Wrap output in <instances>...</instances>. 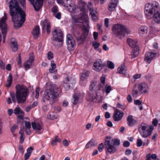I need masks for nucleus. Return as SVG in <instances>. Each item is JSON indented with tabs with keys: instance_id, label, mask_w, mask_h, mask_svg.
Instances as JSON below:
<instances>
[{
	"instance_id": "obj_1",
	"label": "nucleus",
	"mask_w": 160,
	"mask_h": 160,
	"mask_svg": "<svg viewBox=\"0 0 160 160\" xmlns=\"http://www.w3.org/2000/svg\"><path fill=\"white\" fill-rule=\"evenodd\" d=\"M61 92V89L53 84L49 89L45 91L43 99L48 101L50 103H53L56 98L60 97Z\"/></svg>"
},
{
	"instance_id": "obj_2",
	"label": "nucleus",
	"mask_w": 160,
	"mask_h": 160,
	"mask_svg": "<svg viewBox=\"0 0 160 160\" xmlns=\"http://www.w3.org/2000/svg\"><path fill=\"white\" fill-rule=\"evenodd\" d=\"M9 13L14 23V26L17 28L21 27L25 19L26 15L24 11H10Z\"/></svg>"
},
{
	"instance_id": "obj_3",
	"label": "nucleus",
	"mask_w": 160,
	"mask_h": 160,
	"mask_svg": "<svg viewBox=\"0 0 160 160\" xmlns=\"http://www.w3.org/2000/svg\"><path fill=\"white\" fill-rule=\"evenodd\" d=\"M77 22L82 23L84 28H86L85 32L83 35L79 37L76 35L75 36V37L78 41L82 42L86 38L88 32L87 28L89 27L88 18L87 13L82 11V12L81 13L79 17L77 18Z\"/></svg>"
},
{
	"instance_id": "obj_4",
	"label": "nucleus",
	"mask_w": 160,
	"mask_h": 160,
	"mask_svg": "<svg viewBox=\"0 0 160 160\" xmlns=\"http://www.w3.org/2000/svg\"><path fill=\"white\" fill-rule=\"evenodd\" d=\"M16 98L18 103L25 102L27 96V89L25 86L22 85H17L16 87Z\"/></svg>"
},
{
	"instance_id": "obj_5",
	"label": "nucleus",
	"mask_w": 160,
	"mask_h": 160,
	"mask_svg": "<svg viewBox=\"0 0 160 160\" xmlns=\"http://www.w3.org/2000/svg\"><path fill=\"white\" fill-rule=\"evenodd\" d=\"M112 30L116 35L121 39L125 37L126 34L129 32L128 29L122 25L117 24L113 25Z\"/></svg>"
},
{
	"instance_id": "obj_6",
	"label": "nucleus",
	"mask_w": 160,
	"mask_h": 160,
	"mask_svg": "<svg viewBox=\"0 0 160 160\" xmlns=\"http://www.w3.org/2000/svg\"><path fill=\"white\" fill-rule=\"evenodd\" d=\"M153 129V126H151L150 128H148L147 124L144 123H140L138 126V130L140 133L144 138H146L150 135Z\"/></svg>"
},
{
	"instance_id": "obj_7",
	"label": "nucleus",
	"mask_w": 160,
	"mask_h": 160,
	"mask_svg": "<svg viewBox=\"0 0 160 160\" xmlns=\"http://www.w3.org/2000/svg\"><path fill=\"white\" fill-rule=\"evenodd\" d=\"M7 16L5 13H4V16L0 18V28L3 35V43L5 42L6 36L7 31Z\"/></svg>"
},
{
	"instance_id": "obj_8",
	"label": "nucleus",
	"mask_w": 160,
	"mask_h": 160,
	"mask_svg": "<svg viewBox=\"0 0 160 160\" xmlns=\"http://www.w3.org/2000/svg\"><path fill=\"white\" fill-rule=\"evenodd\" d=\"M127 42L129 46L132 48L131 54V58H134L138 56L139 53V47L137 45V41L128 38L127 40Z\"/></svg>"
},
{
	"instance_id": "obj_9",
	"label": "nucleus",
	"mask_w": 160,
	"mask_h": 160,
	"mask_svg": "<svg viewBox=\"0 0 160 160\" xmlns=\"http://www.w3.org/2000/svg\"><path fill=\"white\" fill-rule=\"evenodd\" d=\"M93 5L91 2H89L87 5L86 3L82 0L78 1L77 8L80 10H94L93 9Z\"/></svg>"
},
{
	"instance_id": "obj_10",
	"label": "nucleus",
	"mask_w": 160,
	"mask_h": 160,
	"mask_svg": "<svg viewBox=\"0 0 160 160\" xmlns=\"http://www.w3.org/2000/svg\"><path fill=\"white\" fill-rule=\"evenodd\" d=\"M66 42L68 50H73L75 47V42L70 34H68L67 35Z\"/></svg>"
},
{
	"instance_id": "obj_11",
	"label": "nucleus",
	"mask_w": 160,
	"mask_h": 160,
	"mask_svg": "<svg viewBox=\"0 0 160 160\" xmlns=\"http://www.w3.org/2000/svg\"><path fill=\"white\" fill-rule=\"evenodd\" d=\"M144 9L145 10H158L160 9V6L158 2L153 1L151 3H146Z\"/></svg>"
},
{
	"instance_id": "obj_12",
	"label": "nucleus",
	"mask_w": 160,
	"mask_h": 160,
	"mask_svg": "<svg viewBox=\"0 0 160 160\" xmlns=\"http://www.w3.org/2000/svg\"><path fill=\"white\" fill-rule=\"evenodd\" d=\"M90 72L85 71L82 73L80 77V84L82 87L85 86L87 83V79L89 77Z\"/></svg>"
},
{
	"instance_id": "obj_13",
	"label": "nucleus",
	"mask_w": 160,
	"mask_h": 160,
	"mask_svg": "<svg viewBox=\"0 0 160 160\" xmlns=\"http://www.w3.org/2000/svg\"><path fill=\"white\" fill-rule=\"evenodd\" d=\"M157 54V52L154 51L149 50L145 54L144 60L148 63H150Z\"/></svg>"
},
{
	"instance_id": "obj_14",
	"label": "nucleus",
	"mask_w": 160,
	"mask_h": 160,
	"mask_svg": "<svg viewBox=\"0 0 160 160\" xmlns=\"http://www.w3.org/2000/svg\"><path fill=\"white\" fill-rule=\"evenodd\" d=\"M64 86L66 88L72 87L75 83L76 81L74 78L69 77L65 78L63 81Z\"/></svg>"
},
{
	"instance_id": "obj_15",
	"label": "nucleus",
	"mask_w": 160,
	"mask_h": 160,
	"mask_svg": "<svg viewBox=\"0 0 160 160\" xmlns=\"http://www.w3.org/2000/svg\"><path fill=\"white\" fill-rule=\"evenodd\" d=\"M52 40L63 38L61 30L58 28H55L53 29L52 32Z\"/></svg>"
},
{
	"instance_id": "obj_16",
	"label": "nucleus",
	"mask_w": 160,
	"mask_h": 160,
	"mask_svg": "<svg viewBox=\"0 0 160 160\" xmlns=\"http://www.w3.org/2000/svg\"><path fill=\"white\" fill-rule=\"evenodd\" d=\"M9 10H22L17 0H11L9 2Z\"/></svg>"
},
{
	"instance_id": "obj_17",
	"label": "nucleus",
	"mask_w": 160,
	"mask_h": 160,
	"mask_svg": "<svg viewBox=\"0 0 160 160\" xmlns=\"http://www.w3.org/2000/svg\"><path fill=\"white\" fill-rule=\"evenodd\" d=\"M138 88L142 93L147 92L149 90L148 85L145 82H140L138 85Z\"/></svg>"
},
{
	"instance_id": "obj_18",
	"label": "nucleus",
	"mask_w": 160,
	"mask_h": 160,
	"mask_svg": "<svg viewBox=\"0 0 160 160\" xmlns=\"http://www.w3.org/2000/svg\"><path fill=\"white\" fill-rule=\"evenodd\" d=\"M33 5L35 10H39L43 4V0H29Z\"/></svg>"
},
{
	"instance_id": "obj_19",
	"label": "nucleus",
	"mask_w": 160,
	"mask_h": 160,
	"mask_svg": "<svg viewBox=\"0 0 160 160\" xmlns=\"http://www.w3.org/2000/svg\"><path fill=\"white\" fill-rule=\"evenodd\" d=\"M41 25L43 29L46 28L47 32L49 34L50 32L51 24L50 22L47 19L42 21Z\"/></svg>"
},
{
	"instance_id": "obj_20",
	"label": "nucleus",
	"mask_w": 160,
	"mask_h": 160,
	"mask_svg": "<svg viewBox=\"0 0 160 160\" xmlns=\"http://www.w3.org/2000/svg\"><path fill=\"white\" fill-rule=\"evenodd\" d=\"M123 115V113L118 110H116L114 112L113 116V119L115 121L121 120Z\"/></svg>"
},
{
	"instance_id": "obj_21",
	"label": "nucleus",
	"mask_w": 160,
	"mask_h": 160,
	"mask_svg": "<svg viewBox=\"0 0 160 160\" xmlns=\"http://www.w3.org/2000/svg\"><path fill=\"white\" fill-rule=\"evenodd\" d=\"M34 59V58L33 55H32L29 57V59L24 63V67L26 70L32 67V62L33 61Z\"/></svg>"
},
{
	"instance_id": "obj_22",
	"label": "nucleus",
	"mask_w": 160,
	"mask_h": 160,
	"mask_svg": "<svg viewBox=\"0 0 160 160\" xmlns=\"http://www.w3.org/2000/svg\"><path fill=\"white\" fill-rule=\"evenodd\" d=\"M127 123L130 127H132L137 123V121L133 118L132 115L128 116L127 118Z\"/></svg>"
},
{
	"instance_id": "obj_23",
	"label": "nucleus",
	"mask_w": 160,
	"mask_h": 160,
	"mask_svg": "<svg viewBox=\"0 0 160 160\" xmlns=\"http://www.w3.org/2000/svg\"><path fill=\"white\" fill-rule=\"evenodd\" d=\"M102 65L101 61L95 62L93 64V69L97 72H99L102 68Z\"/></svg>"
},
{
	"instance_id": "obj_24",
	"label": "nucleus",
	"mask_w": 160,
	"mask_h": 160,
	"mask_svg": "<svg viewBox=\"0 0 160 160\" xmlns=\"http://www.w3.org/2000/svg\"><path fill=\"white\" fill-rule=\"evenodd\" d=\"M153 18L156 23H160V11H154Z\"/></svg>"
},
{
	"instance_id": "obj_25",
	"label": "nucleus",
	"mask_w": 160,
	"mask_h": 160,
	"mask_svg": "<svg viewBox=\"0 0 160 160\" xmlns=\"http://www.w3.org/2000/svg\"><path fill=\"white\" fill-rule=\"evenodd\" d=\"M53 40L54 45L57 48L61 47L63 44V38Z\"/></svg>"
},
{
	"instance_id": "obj_26",
	"label": "nucleus",
	"mask_w": 160,
	"mask_h": 160,
	"mask_svg": "<svg viewBox=\"0 0 160 160\" xmlns=\"http://www.w3.org/2000/svg\"><path fill=\"white\" fill-rule=\"evenodd\" d=\"M32 128L37 132L42 131V126L41 123L33 122L32 123Z\"/></svg>"
},
{
	"instance_id": "obj_27",
	"label": "nucleus",
	"mask_w": 160,
	"mask_h": 160,
	"mask_svg": "<svg viewBox=\"0 0 160 160\" xmlns=\"http://www.w3.org/2000/svg\"><path fill=\"white\" fill-rule=\"evenodd\" d=\"M148 31V28L145 26H141L139 29V33L140 35L143 36L147 34Z\"/></svg>"
},
{
	"instance_id": "obj_28",
	"label": "nucleus",
	"mask_w": 160,
	"mask_h": 160,
	"mask_svg": "<svg viewBox=\"0 0 160 160\" xmlns=\"http://www.w3.org/2000/svg\"><path fill=\"white\" fill-rule=\"evenodd\" d=\"M81 97V95L79 93H75L73 96V98L72 102L74 105L77 104Z\"/></svg>"
},
{
	"instance_id": "obj_29",
	"label": "nucleus",
	"mask_w": 160,
	"mask_h": 160,
	"mask_svg": "<svg viewBox=\"0 0 160 160\" xmlns=\"http://www.w3.org/2000/svg\"><path fill=\"white\" fill-rule=\"evenodd\" d=\"M11 48L12 51L13 52H16L18 49L16 40L14 38H12L11 39Z\"/></svg>"
},
{
	"instance_id": "obj_30",
	"label": "nucleus",
	"mask_w": 160,
	"mask_h": 160,
	"mask_svg": "<svg viewBox=\"0 0 160 160\" xmlns=\"http://www.w3.org/2000/svg\"><path fill=\"white\" fill-rule=\"evenodd\" d=\"M90 15L91 16V19L94 21H96L98 19V12L97 11H91Z\"/></svg>"
},
{
	"instance_id": "obj_31",
	"label": "nucleus",
	"mask_w": 160,
	"mask_h": 160,
	"mask_svg": "<svg viewBox=\"0 0 160 160\" xmlns=\"http://www.w3.org/2000/svg\"><path fill=\"white\" fill-rule=\"evenodd\" d=\"M104 146L105 148H107V151L110 152V137L109 136H107L105 139Z\"/></svg>"
},
{
	"instance_id": "obj_32",
	"label": "nucleus",
	"mask_w": 160,
	"mask_h": 160,
	"mask_svg": "<svg viewBox=\"0 0 160 160\" xmlns=\"http://www.w3.org/2000/svg\"><path fill=\"white\" fill-rule=\"evenodd\" d=\"M90 100L93 102H96L97 100H99L101 98V96L100 93H97L96 92L92 95L90 96Z\"/></svg>"
},
{
	"instance_id": "obj_33",
	"label": "nucleus",
	"mask_w": 160,
	"mask_h": 160,
	"mask_svg": "<svg viewBox=\"0 0 160 160\" xmlns=\"http://www.w3.org/2000/svg\"><path fill=\"white\" fill-rule=\"evenodd\" d=\"M97 144V143L95 140L92 139L86 145V148H88L92 147H95Z\"/></svg>"
},
{
	"instance_id": "obj_34",
	"label": "nucleus",
	"mask_w": 160,
	"mask_h": 160,
	"mask_svg": "<svg viewBox=\"0 0 160 160\" xmlns=\"http://www.w3.org/2000/svg\"><path fill=\"white\" fill-rule=\"evenodd\" d=\"M105 77L104 76H102L100 78V82L102 84H99L97 85L96 88L97 89L100 90L104 86L105 84ZM96 90L97 89H96Z\"/></svg>"
},
{
	"instance_id": "obj_35",
	"label": "nucleus",
	"mask_w": 160,
	"mask_h": 160,
	"mask_svg": "<svg viewBox=\"0 0 160 160\" xmlns=\"http://www.w3.org/2000/svg\"><path fill=\"white\" fill-rule=\"evenodd\" d=\"M50 64L51 68L49 69V72L51 73L56 72H57V70L56 69V65L54 63V61L53 60L52 61Z\"/></svg>"
},
{
	"instance_id": "obj_36",
	"label": "nucleus",
	"mask_w": 160,
	"mask_h": 160,
	"mask_svg": "<svg viewBox=\"0 0 160 160\" xmlns=\"http://www.w3.org/2000/svg\"><path fill=\"white\" fill-rule=\"evenodd\" d=\"M40 32L39 28L38 26H36L34 28L32 34L35 38H37L39 35Z\"/></svg>"
},
{
	"instance_id": "obj_37",
	"label": "nucleus",
	"mask_w": 160,
	"mask_h": 160,
	"mask_svg": "<svg viewBox=\"0 0 160 160\" xmlns=\"http://www.w3.org/2000/svg\"><path fill=\"white\" fill-rule=\"evenodd\" d=\"M127 70V68L124 65L118 67L117 69L118 72L119 73L122 74H125Z\"/></svg>"
},
{
	"instance_id": "obj_38",
	"label": "nucleus",
	"mask_w": 160,
	"mask_h": 160,
	"mask_svg": "<svg viewBox=\"0 0 160 160\" xmlns=\"http://www.w3.org/2000/svg\"><path fill=\"white\" fill-rule=\"evenodd\" d=\"M58 116L57 114L53 112L49 113L47 115V118L51 120L56 119L58 118Z\"/></svg>"
},
{
	"instance_id": "obj_39",
	"label": "nucleus",
	"mask_w": 160,
	"mask_h": 160,
	"mask_svg": "<svg viewBox=\"0 0 160 160\" xmlns=\"http://www.w3.org/2000/svg\"><path fill=\"white\" fill-rule=\"evenodd\" d=\"M145 16L148 19H151L153 17L154 12L153 11H144Z\"/></svg>"
},
{
	"instance_id": "obj_40",
	"label": "nucleus",
	"mask_w": 160,
	"mask_h": 160,
	"mask_svg": "<svg viewBox=\"0 0 160 160\" xmlns=\"http://www.w3.org/2000/svg\"><path fill=\"white\" fill-rule=\"evenodd\" d=\"M12 76L11 74H10L8 78L7 84L6 85V86L8 87H10L12 84Z\"/></svg>"
},
{
	"instance_id": "obj_41",
	"label": "nucleus",
	"mask_w": 160,
	"mask_h": 160,
	"mask_svg": "<svg viewBox=\"0 0 160 160\" xmlns=\"http://www.w3.org/2000/svg\"><path fill=\"white\" fill-rule=\"evenodd\" d=\"M53 15L58 19H60L61 18V13L58 12V11H52Z\"/></svg>"
},
{
	"instance_id": "obj_42",
	"label": "nucleus",
	"mask_w": 160,
	"mask_h": 160,
	"mask_svg": "<svg viewBox=\"0 0 160 160\" xmlns=\"http://www.w3.org/2000/svg\"><path fill=\"white\" fill-rule=\"evenodd\" d=\"M118 2V0H112L111 3V9L114 8L116 7Z\"/></svg>"
},
{
	"instance_id": "obj_43",
	"label": "nucleus",
	"mask_w": 160,
	"mask_h": 160,
	"mask_svg": "<svg viewBox=\"0 0 160 160\" xmlns=\"http://www.w3.org/2000/svg\"><path fill=\"white\" fill-rule=\"evenodd\" d=\"M97 84L96 82H92L91 85L89 87V89L91 91H92L93 90H99L98 89H97V88H96L97 86H96Z\"/></svg>"
},
{
	"instance_id": "obj_44",
	"label": "nucleus",
	"mask_w": 160,
	"mask_h": 160,
	"mask_svg": "<svg viewBox=\"0 0 160 160\" xmlns=\"http://www.w3.org/2000/svg\"><path fill=\"white\" fill-rule=\"evenodd\" d=\"M23 111L21 110L19 106H17L16 108L14 110V113L15 114H19L20 113L22 112Z\"/></svg>"
},
{
	"instance_id": "obj_45",
	"label": "nucleus",
	"mask_w": 160,
	"mask_h": 160,
	"mask_svg": "<svg viewBox=\"0 0 160 160\" xmlns=\"http://www.w3.org/2000/svg\"><path fill=\"white\" fill-rule=\"evenodd\" d=\"M57 0L58 3H60V4H62V5H63L64 7H66V8H66V9H68V10H70L71 9V8H68L69 7H70V8L72 7L71 5L70 4H69V6H66L64 4V3L63 2V0ZM66 0L67 2L68 0Z\"/></svg>"
},
{
	"instance_id": "obj_46",
	"label": "nucleus",
	"mask_w": 160,
	"mask_h": 160,
	"mask_svg": "<svg viewBox=\"0 0 160 160\" xmlns=\"http://www.w3.org/2000/svg\"><path fill=\"white\" fill-rule=\"evenodd\" d=\"M60 139L59 138L58 136H56L55 138L52 140L51 144L52 145L54 146L56 144L57 142H60Z\"/></svg>"
},
{
	"instance_id": "obj_47",
	"label": "nucleus",
	"mask_w": 160,
	"mask_h": 160,
	"mask_svg": "<svg viewBox=\"0 0 160 160\" xmlns=\"http://www.w3.org/2000/svg\"><path fill=\"white\" fill-rule=\"evenodd\" d=\"M18 1L20 2V4L21 8L23 9H26V3H25V0H18Z\"/></svg>"
},
{
	"instance_id": "obj_48",
	"label": "nucleus",
	"mask_w": 160,
	"mask_h": 160,
	"mask_svg": "<svg viewBox=\"0 0 160 160\" xmlns=\"http://www.w3.org/2000/svg\"><path fill=\"white\" fill-rule=\"evenodd\" d=\"M113 145L114 146L116 147L118 146L120 143V140L118 139H115L113 141Z\"/></svg>"
},
{
	"instance_id": "obj_49",
	"label": "nucleus",
	"mask_w": 160,
	"mask_h": 160,
	"mask_svg": "<svg viewBox=\"0 0 160 160\" xmlns=\"http://www.w3.org/2000/svg\"><path fill=\"white\" fill-rule=\"evenodd\" d=\"M117 147L112 145H111V154L116 152L117 151Z\"/></svg>"
},
{
	"instance_id": "obj_50",
	"label": "nucleus",
	"mask_w": 160,
	"mask_h": 160,
	"mask_svg": "<svg viewBox=\"0 0 160 160\" xmlns=\"http://www.w3.org/2000/svg\"><path fill=\"white\" fill-rule=\"evenodd\" d=\"M138 91L135 89H134L132 91V95L133 97H136L138 95Z\"/></svg>"
},
{
	"instance_id": "obj_51",
	"label": "nucleus",
	"mask_w": 160,
	"mask_h": 160,
	"mask_svg": "<svg viewBox=\"0 0 160 160\" xmlns=\"http://www.w3.org/2000/svg\"><path fill=\"white\" fill-rule=\"evenodd\" d=\"M147 156L148 157L150 158H152V159L153 160H155L156 159L157 156L156 154H154L151 155L150 154H148L147 155Z\"/></svg>"
},
{
	"instance_id": "obj_52",
	"label": "nucleus",
	"mask_w": 160,
	"mask_h": 160,
	"mask_svg": "<svg viewBox=\"0 0 160 160\" xmlns=\"http://www.w3.org/2000/svg\"><path fill=\"white\" fill-rule=\"evenodd\" d=\"M103 92H106L107 93H108L110 92V86L106 85L105 86V88L103 90Z\"/></svg>"
},
{
	"instance_id": "obj_53",
	"label": "nucleus",
	"mask_w": 160,
	"mask_h": 160,
	"mask_svg": "<svg viewBox=\"0 0 160 160\" xmlns=\"http://www.w3.org/2000/svg\"><path fill=\"white\" fill-rule=\"evenodd\" d=\"M23 122H25V126L27 128L29 129L31 128V125L30 122L24 121Z\"/></svg>"
},
{
	"instance_id": "obj_54",
	"label": "nucleus",
	"mask_w": 160,
	"mask_h": 160,
	"mask_svg": "<svg viewBox=\"0 0 160 160\" xmlns=\"http://www.w3.org/2000/svg\"><path fill=\"white\" fill-rule=\"evenodd\" d=\"M103 149V144L102 143H100L98 146V149L100 152L102 151Z\"/></svg>"
},
{
	"instance_id": "obj_55",
	"label": "nucleus",
	"mask_w": 160,
	"mask_h": 160,
	"mask_svg": "<svg viewBox=\"0 0 160 160\" xmlns=\"http://www.w3.org/2000/svg\"><path fill=\"white\" fill-rule=\"evenodd\" d=\"M40 89L39 88H37L35 90V97L36 98H38L39 96V92L40 91Z\"/></svg>"
},
{
	"instance_id": "obj_56",
	"label": "nucleus",
	"mask_w": 160,
	"mask_h": 160,
	"mask_svg": "<svg viewBox=\"0 0 160 160\" xmlns=\"http://www.w3.org/2000/svg\"><path fill=\"white\" fill-rule=\"evenodd\" d=\"M92 45L94 48L97 49L99 46L100 44L96 42H94L92 43Z\"/></svg>"
},
{
	"instance_id": "obj_57",
	"label": "nucleus",
	"mask_w": 160,
	"mask_h": 160,
	"mask_svg": "<svg viewBox=\"0 0 160 160\" xmlns=\"http://www.w3.org/2000/svg\"><path fill=\"white\" fill-rule=\"evenodd\" d=\"M142 144V141L141 139H138L137 140V146L138 147H141Z\"/></svg>"
},
{
	"instance_id": "obj_58",
	"label": "nucleus",
	"mask_w": 160,
	"mask_h": 160,
	"mask_svg": "<svg viewBox=\"0 0 160 160\" xmlns=\"http://www.w3.org/2000/svg\"><path fill=\"white\" fill-rule=\"evenodd\" d=\"M33 150V148L32 147H30V148H28L27 150V153H29L31 155V154Z\"/></svg>"
},
{
	"instance_id": "obj_59",
	"label": "nucleus",
	"mask_w": 160,
	"mask_h": 160,
	"mask_svg": "<svg viewBox=\"0 0 160 160\" xmlns=\"http://www.w3.org/2000/svg\"><path fill=\"white\" fill-rule=\"evenodd\" d=\"M53 58V55L52 53L51 52H48V59H52Z\"/></svg>"
},
{
	"instance_id": "obj_60",
	"label": "nucleus",
	"mask_w": 160,
	"mask_h": 160,
	"mask_svg": "<svg viewBox=\"0 0 160 160\" xmlns=\"http://www.w3.org/2000/svg\"><path fill=\"white\" fill-rule=\"evenodd\" d=\"M19 114L20 115H18V118L20 119L23 120L24 115V112H22Z\"/></svg>"
},
{
	"instance_id": "obj_61",
	"label": "nucleus",
	"mask_w": 160,
	"mask_h": 160,
	"mask_svg": "<svg viewBox=\"0 0 160 160\" xmlns=\"http://www.w3.org/2000/svg\"><path fill=\"white\" fill-rule=\"evenodd\" d=\"M63 144L64 146H68L69 144V142H68L66 139H65L63 141Z\"/></svg>"
},
{
	"instance_id": "obj_62",
	"label": "nucleus",
	"mask_w": 160,
	"mask_h": 160,
	"mask_svg": "<svg viewBox=\"0 0 160 160\" xmlns=\"http://www.w3.org/2000/svg\"><path fill=\"white\" fill-rule=\"evenodd\" d=\"M134 104L136 105L140 106L142 104V102L139 100H136L134 101Z\"/></svg>"
},
{
	"instance_id": "obj_63",
	"label": "nucleus",
	"mask_w": 160,
	"mask_h": 160,
	"mask_svg": "<svg viewBox=\"0 0 160 160\" xmlns=\"http://www.w3.org/2000/svg\"><path fill=\"white\" fill-rule=\"evenodd\" d=\"M18 149L21 153L22 154H23L24 152V150L22 145H19L18 147Z\"/></svg>"
},
{
	"instance_id": "obj_64",
	"label": "nucleus",
	"mask_w": 160,
	"mask_h": 160,
	"mask_svg": "<svg viewBox=\"0 0 160 160\" xmlns=\"http://www.w3.org/2000/svg\"><path fill=\"white\" fill-rule=\"evenodd\" d=\"M130 142L127 141H125L123 143V146L125 147H128L130 145Z\"/></svg>"
}]
</instances>
